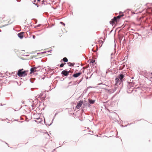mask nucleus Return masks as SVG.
Instances as JSON below:
<instances>
[{
    "label": "nucleus",
    "instance_id": "1",
    "mask_svg": "<svg viewBox=\"0 0 152 152\" xmlns=\"http://www.w3.org/2000/svg\"><path fill=\"white\" fill-rule=\"evenodd\" d=\"M124 75L122 74H121L117 76L115 79V84L117 86L121 84L124 80Z\"/></svg>",
    "mask_w": 152,
    "mask_h": 152
},
{
    "label": "nucleus",
    "instance_id": "2",
    "mask_svg": "<svg viewBox=\"0 0 152 152\" xmlns=\"http://www.w3.org/2000/svg\"><path fill=\"white\" fill-rule=\"evenodd\" d=\"M23 69H19L18 71L17 75H18L20 77H25L27 75V72L28 71H23Z\"/></svg>",
    "mask_w": 152,
    "mask_h": 152
},
{
    "label": "nucleus",
    "instance_id": "3",
    "mask_svg": "<svg viewBox=\"0 0 152 152\" xmlns=\"http://www.w3.org/2000/svg\"><path fill=\"white\" fill-rule=\"evenodd\" d=\"M40 67V66H38V67H32L30 69V73H34V72L36 71H38L39 70H37V68Z\"/></svg>",
    "mask_w": 152,
    "mask_h": 152
},
{
    "label": "nucleus",
    "instance_id": "4",
    "mask_svg": "<svg viewBox=\"0 0 152 152\" xmlns=\"http://www.w3.org/2000/svg\"><path fill=\"white\" fill-rule=\"evenodd\" d=\"M70 72V71H66V70H64L62 71L61 72V74L65 76H66L69 75V73Z\"/></svg>",
    "mask_w": 152,
    "mask_h": 152
},
{
    "label": "nucleus",
    "instance_id": "5",
    "mask_svg": "<svg viewBox=\"0 0 152 152\" xmlns=\"http://www.w3.org/2000/svg\"><path fill=\"white\" fill-rule=\"evenodd\" d=\"M83 103V101L82 100H80L77 103L76 106V107L77 109H78L81 106L82 104Z\"/></svg>",
    "mask_w": 152,
    "mask_h": 152
},
{
    "label": "nucleus",
    "instance_id": "6",
    "mask_svg": "<svg viewBox=\"0 0 152 152\" xmlns=\"http://www.w3.org/2000/svg\"><path fill=\"white\" fill-rule=\"evenodd\" d=\"M81 74V72H78L74 74L73 76L75 77H77L80 76Z\"/></svg>",
    "mask_w": 152,
    "mask_h": 152
},
{
    "label": "nucleus",
    "instance_id": "7",
    "mask_svg": "<svg viewBox=\"0 0 152 152\" xmlns=\"http://www.w3.org/2000/svg\"><path fill=\"white\" fill-rule=\"evenodd\" d=\"M24 32H21L20 33H19L18 34V36L19 38H20V39H22L23 38V33H24Z\"/></svg>",
    "mask_w": 152,
    "mask_h": 152
},
{
    "label": "nucleus",
    "instance_id": "8",
    "mask_svg": "<svg viewBox=\"0 0 152 152\" xmlns=\"http://www.w3.org/2000/svg\"><path fill=\"white\" fill-rule=\"evenodd\" d=\"M88 101L89 104H93L95 102V100L92 99H88Z\"/></svg>",
    "mask_w": 152,
    "mask_h": 152
},
{
    "label": "nucleus",
    "instance_id": "9",
    "mask_svg": "<svg viewBox=\"0 0 152 152\" xmlns=\"http://www.w3.org/2000/svg\"><path fill=\"white\" fill-rule=\"evenodd\" d=\"M124 16V14H122L121 15H119L118 16L116 17L117 18V19H119L121 18V17H123Z\"/></svg>",
    "mask_w": 152,
    "mask_h": 152
},
{
    "label": "nucleus",
    "instance_id": "10",
    "mask_svg": "<svg viewBox=\"0 0 152 152\" xmlns=\"http://www.w3.org/2000/svg\"><path fill=\"white\" fill-rule=\"evenodd\" d=\"M113 21L115 23V22L117 21V19L116 17H114V18L112 19Z\"/></svg>",
    "mask_w": 152,
    "mask_h": 152
},
{
    "label": "nucleus",
    "instance_id": "11",
    "mask_svg": "<svg viewBox=\"0 0 152 152\" xmlns=\"http://www.w3.org/2000/svg\"><path fill=\"white\" fill-rule=\"evenodd\" d=\"M68 59L66 57H64L63 59V61L65 62H67L68 61Z\"/></svg>",
    "mask_w": 152,
    "mask_h": 152
},
{
    "label": "nucleus",
    "instance_id": "12",
    "mask_svg": "<svg viewBox=\"0 0 152 152\" xmlns=\"http://www.w3.org/2000/svg\"><path fill=\"white\" fill-rule=\"evenodd\" d=\"M68 64H69V66H73L75 64V63L73 64L70 62H69Z\"/></svg>",
    "mask_w": 152,
    "mask_h": 152
},
{
    "label": "nucleus",
    "instance_id": "13",
    "mask_svg": "<svg viewBox=\"0 0 152 152\" xmlns=\"http://www.w3.org/2000/svg\"><path fill=\"white\" fill-rule=\"evenodd\" d=\"M110 24H113L114 23H115L113 21L112 19V20H111L110 21Z\"/></svg>",
    "mask_w": 152,
    "mask_h": 152
},
{
    "label": "nucleus",
    "instance_id": "14",
    "mask_svg": "<svg viewBox=\"0 0 152 152\" xmlns=\"http://www.w3.org/2000/svg\"><path fill=\"white\" fill-rule=\"evenodd\" d=\"M65 64V63H64V64H63V63H61V64H60V67H63V66H64V64Z\"/></svg>",
    "mask_w": 152,
    "mask_h": 152
},
{
    "label": "nucleus",
    "instance_id": "15",
    "mask_svg": "<svg viewBox=\"0 0 152 152\" xmlns=\"http://www.w3.org/2000/svg\"><path fill=\"white\" fill-rule=\"evenodd\" d=\"M34 121L36 122H37V123H40L41 122V120H40V121H39L38 122L37 121H36V120H35Z\"/></svg>",
    "mask_w": 152,
    "mask_h": 152
},
{
    "label": "nucleus",
    "instance_id": "16",
    "mask_svg": "<svg viewBox=\"0 0 152 152\" xmlns=\"http://www.w3.org/2000/svg\"><path fill=\"white\" fill-rule=\"evenodd\" d=\"M60 23L61 24L63 25H64V26L65 25V24L63 22H61Z\"/></svg>",
    "mask_w": 152,
    "mask_h": 152
},
{
    "label": "nucleus",
    "instance_id": "17",
    "mask_svg": "<svg viewBox=\"0 0 152 152\" xmlns=\"http://www.w3.org/2000/svg\"><path fill=\"white\" fill-rule=\"evenodd\" d=\"M32 37L34 39L35 37V35H33L32 36Z\"/></svg>",
    "mask_w": 152,
    "mask_h": 152
},
{
    "label": "nucleus",
    "instance_id": "18",
    "mask_svg": "<svg viewBox=\"0 0 152 152\" xmlns=\"http://www.w3.org/2000/svg\"><path fill=\"white\" fill-rule=\"evenodd\" d=\"M121 13L122 14H123V13L122 12H119V14H120Z\"/></svg>",
    "mask_w": 152,
    "mask_h": 152
},
{
    "label": "nucleus",
    "instance_id": "19",
    "mask_svg": "<svg viewBox=\"0 0 152 152\" xmlns=\"http://www.w3.org/2000/svg\"><path fill=\"white\" fill-rule=\"evenodd\" d=\"M40 69V67L39 68H37V70H39L38 71H39Z\"/></svg>",
    "mask_w": 152,
    "mask_h": 152
},
{
    "label": "nucleus",
    "instance_id": "20",
    "mask_svg": "<svg viewBox=\"0 0 152 152\" xmlns=\"http://www.w3.org/2000/svg\"><path fill=\"white\" fill-rule=\"evenodd\" d=\"M16 0L18 2H20V0Z\"/></svg>",
    "mask_w": 152,
    "mask_h": 152
},
{
    "label": "nucleus",
    "instance_id": "21",
    "mask_svg": "<svg viewBox=\"0 0 152 152\" xmlns=\"http://www.w3.org/2000/svg\"><path fill=\"white\" fill-rule=\"evenodd\" d=\"M83 79V78H82V79L80 80V81L79 83H80V82H81V81Z\"/></svg>",
    "mask_w": 152,
    "mask_h": 152
},
{
    "label": "nucleus",
    "instance_id": "22",
    "mask_svg": "<svg viewBox=\"0 0 152 152\" xmlns=\"http://www.w3.org/2000/svg\"><path fill=\"white\" fill-rule=\"evenodd\" d=\"M37 119V120H39V119H40V118H37L36 119Z\"/></svg>",
    "mask_w": 152,
    "mask_h": 152
},
{
    "label": "nucleus",
    "instance_id": "23",
    "mask_svg": "<svg viewBox=\"0 0 152 152\" xmlns=\"http://www.w3.org/2000/svg\"><path fill=\"white\" fill-rule=\"evenodd\" d=\"M94 62H95V61H92V63H94Z\"/></svg>",
    "mask_w": 152,
    "mask_h": 152
},
{
    "label": "nucleus",
    "instance_id": "24",
    "mask_svg": "<svg viewBox=\"0 0 152 152\" xmlns=\"http://www.w3.org/2000/svg\"><path fill=\"white\" fill-rule=\"evenodd\" d=\"M37 1H40V0H37Z\"/></svg>",
    "mask_w": 152,
    "mask_h": 152
},
{
    "label": "nucleus",
    "instance_id": "25",
    "mask_svg": "<svg viewBox=\"0 0 152 152\" xmlns=\"http://www.w3.org/2000/svg\"><path fill=\"white\" fill-rule=\"evenodd\" d=\"M134 78V77H132V79H133Z\"/></svg>",
    "mask_w": 152,
    "mask_h": 152
},
{
    "label": "nucleus",
    "instance_id": "26",
    "mask_svg": "<svg viewBox=\"0 0 152 152\" xmlns=\"http://www.w3.org/2000/svg\"><path fill=\"white\" fill-rule=\"evenodd\" d=\"M98 48H97V49H96V50H98Z\"/></svg>",
    "mask_w": 152,
    "mask_h": 152
},
{
    "label": "nucleus",
    "instance_id": "27",
    "mask_svg": "<svg viewBox=\"0 0 152 152\" xmlns=\"http://www.w3.org/2000/svg\"><path fill=\"white\" fill-rule=\"evenodd\" d=\"M56 114H55V116L56 115Z\"/></svg>",
    "mask_w": 152,
    "mask_h": 152
},
{
    "label": "nucleus",
    "instance_id": "28",
    "mask_svg": "<svg viewBox=\"0 0 152 152\" xmlns=\"http://www.w3.org/2000/svg\"><path fill=\"white\" fill-rule=\"evenodd\" d=\"M34 4H35V5H37L36 4H34Z\"/></svg>",
    "mask_w": 152,
    "mask_h": 152
},
{
    "label": "nucleus",
    "instance_id": "29",
    "mask_svg": "<svg viewBox=\"0 0 152 152\" xmlns=\"http://www.w3.org/2000/svg\"><path fill=\"white\" fill-rule=\"evenodd\" d=\"M88 107H90V105H89V104Z\"/></svg>",
    "mask_w": 152,
    "mask_h": 152
},
{
    "label": "nucleus",
    "instance_id": "30",
    "mask_svg": "<svg viewBox=\"0 0 152 152\" xmlns=\"http://www.w3.org/2000/svg\"><path fill=\"white\" fill-rule=\"evenodd\" d=\"M151 74L152 75V72L151 73Z\"/></svg>",
    "mask_w": 152,
    "mask_h": 152
}]
</instances>
